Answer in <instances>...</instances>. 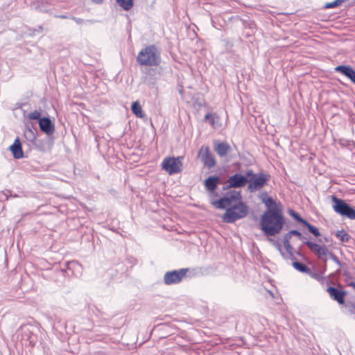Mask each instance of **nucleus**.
Segmentation results:
<instances>
[{"label":"nucleus","mask_w":355,"mask_h":355,"mask_svg":"<svg viewBox=\"0 0 355 355\" xmlns=\"http://www.w3.org/2000/svg\"><path fill=\"white\" fill-rule=\"evenodd\" d=\"M328 255L330 257V258L332 259V261H334L338 266H342V263L339 261L338 257L334 254L329 252Z\"/></svg>","instance_id":"obj_32"},{"label":"nucleus","mask_w":355,"mask_h":355,"mask_svg":"<svg viewBox=\"0 0 355 355\" xmlns=\"http://www.w3.org/2000/svg\"><path fill=\"white\" fill-rule=\"evenodd\" d=\"M274 245L275 246L277 250L279 252L281 255L284 259H291V260H294L295 259L294 255H293V257H290L288 255V252H287L286 250V252H284L283 250H282V245H281V244L279 242H274Z\"/></svg>","instance_id":"obj_24"},{"label":"nucleus","mask_w":355,"mask_h":355,"mask_svg":"<svg viewBox=\"0 0 355 355\" xmlns=\"http://www.w3.org/2000/svg\"><path fill=\"white\" fill-rule=\"evenodd\" d=\"M291 237H292V234H290V232H288L287 234H286L284 236L283 244H284V247L285 250L287 252H288V255L290 257H293V248L290 243V240H291Z\"/></svg>","instance_id":"obj_19"},{"label":"nucleus","mask_w":355,"mask_h":355,"mask_svg":"<svg viewBox=\"0 0 355 355\" xmlns=\"http://www.w3.org/2000/svg\"><path fill=\"white\" fill-rule=\"evenodd\" d=\"M189 272V268H181L166 272L164 275V282L166 285L180 283Z\"/></svg>","instance_id":"obj_6"},{"label":"nucleus","mask_w":355,"mask_h":355,"mask_svg":"<svg viewBox=\"0 0 355 355\" xmlns=\"http://www.w3.org/2000/svg\"><path fill=\"white\" fill-rule=\"evenodd\" d=\"M290 234H292V236H297L300 239H304V237L302 236V234L297 230H291Z\"/></svg>","instance_id":"obj_34"},{"label":"nucleus","mask_w":355,"mask_h":355,"mask_svg":"<svg viewBox=\"0 0 355 355\" xmlns=\"http://www.w3.org/2000/svg\"><path fill=\"white\" fill-rule=\"evenodd\" d=\"M38 122L41 131L45 134L52 135L55 131L54 124L49 117H42Z\"/></svg>","instance_id":"obj_15"},{"label":"nucleus","mask_w":355,"mask_h":355,"mask_svg":"<svg viewBox=\"0 0 355 355\" xmlns=\"http://www.w3.org/2000/svg\"><path fill=\"white\" fill-rule=\"evenodd\" d=\"M213 116L210 113H207L205 116V121L210 120Z\"/></svg>","instance_id":"obj_36"},{"label":"nucleus","mask_w":355,"mask_h":355,"mask_svg":"<svg viewBox=\"0 0 355 355\" xmlns=\"http://www.w3.org/2000/svg\"><path fill=\"white\" fill-rule=\"evenodd\" d=\"M290 213V215L295 219L297 221L302 223L303 225L305 223V222L306 221V220H304V218H302L300 214L297 212H295V211L293 210H290L289 211Z\"/></svg>","instance_id":"obj_28"},{"label":"nucleus","mask_w":355,"mask_h":355,"mask_svg":"<svg viewBox=\"0 0 355 355\" xmlns=\"http://www.w3.org/2000/svg\"><path fill=\"white\" fill-rule=\"evenodd\" d=\"M285 223L282 210L277 211H265L260 218V227L267 236H273L279 234Z\"/></svg>","instance_id":"obj_1"},{"label":"nucleus","mask_w":355,"mask_h":355,"mask_svg":"<svg viewBox=\"0 0 355 355\" xmlns=\"http://www.w3.org/2000/svg\"><path fill=\"white\" fill-rule=\"evenodd\" d=\"M131 109H132V112L137 117L142 118L144 116V114L142 112L141 106L140 105L139 102L136 101V102L132 103Z\"/></svg>","instance_id":"obj_22"},{"label":"nucleus","mask_w":355,"mask_h":355,"mask_svg":"<svg viewBox=\"0 0 355 355\" xmlns=\"http://www.w3.org/2000/svg\"><path fill=\"white\" fill-rule=\"evenodd\" d=\"M269 180V175L263 173H257V176L248 179V189L250 193L261 189Z\"/></svg>","instance_id":"obj_8"},{"label":"nucleus","mask_w":355,"mask_h":355,"mask_svg":"<svg viewBox=\"0 0 355 355\" xmlns=\"http://www.w3.org/2000/svg\"><path fill=\"white\" fill-rule=\"evenodd\" d=\"M24 136L27 139L30 141H33L35 139V135L33 131L29 128L25 130Z\"/></svg>","instance_id":"obj_30"},{"label":"nucleus","mask_w":355,"mask_h":355,"mask_svg":"<svg viewBox=\"0 0 355 355\" xmlns=\"http://www.w3.org/2000/svg\"><path fill=\"white\" fill-rule=\"evenodd\" d=\"M257 173H254L252 170H248L244 176H245L247 179H250L257 176Z\"/></svg>","instance_id":"obj_33"},{"label":"nucleus","mask_w":355,"mask_h":355,"mask_svg":"<svg viewBox=\"0 0 355 355\" xmlns=\"http://www.w3.org/2000/svg\"><path fill=\"white\" fill-rule=\"evenodd\" d=\"M71 19L73 20L77 24H86L87 23L89 24H93L94 22V20L89 19V20H84L83 19L76 17H71Z\"/></svg>","instance_id":"obj_27"},{"label":"nucleus","mask_w":355,"mask_h":355,"mask_svg":"<svg viewBox=\"0 0 355 355\" xmlns=\"http://www.w3.org/2000/svg\"><path fill=\"white\" fill-rule=\"evenodd\" d=\"M137 62L141 66L157 67L161 62L160 51L155 45L147 46L139 52Z\"/></svg>","instance_id":"obj_2"},{"label":"nucleus","mask_w":355,"mask_h":355,"mask_svg":"<svg viewBox=\"0 0 355 355\" xmlns=\"http://www.w3.org/2000/svg\"><path fill=\"white\" fill-rule=\"evenodd\" d=\"M261 201L266 207V211L272 210L277 211L279 210H282V204L275 200L272 197H267L266 193L261 196Z\"/></svg>","instance_id":"obj_14"},{"label":"nucleus","mask_w":355,"mask_h":355,"mask_svg":"<svg viewBox=\"0 0 355 355\" xmlns=\"http://www.w3.org/2000/svg\"><path fill=\"white\" fill-rule=\"evenodd\" d=\"M248 182V179L245 176L240 173H236L228 178L227 185L223 189L241 188L245 187Z\"/></svg>","instance_id":"obj_11"},{"label":"nucleus","mask_w":355,"mask_h":355,"mask_svg":"<svg viewBox=\"0 0 355 355\" xmlns=\"http://www.w3.org/2000/svg\"><path fill=\"white\" fill-rule=\"evenodd\" d=\"M304 225L307 227L309 232L313 234L315 236H319L320 235V233L318 230V229L310 224L309 222L306 221Z\"/></svg>","instance_id":"obj_26"},{"label":"nucleus","mask_w":355,"mask_h":355,"mask_svg":"<svg viewBox=\"0 0 355 355\" xmlns=\"http://www.w3.org/2000/svg\"><path fill=\"white\" fill-rule=\"evenodd\" d=\"M56 17H58L60 19H67V18H68V16L62 15H57Z\"/></svg>","instance_id":"obj_38"},{"label":"nucleus","mask_w":355,"mask_h":355,"mask_svg":"<svg viewBox=\"0 0 355 355\" xmlns=\"http://www.w3.org/2000/svg\"><path fill=\"white\" fill-rule=\"evenodd\" d=\"M198 157L205 166L211 168L216 165V160L207 146H202L198 153Z\"/></svg>","instance_id":"obj_10"},{"label":"nucleus","mask_w":355,"mask_h":355,"mask_svg":"<svg viewBox=\"0 0 355 355\" xmlns=\"http://www.w3.org/2000/svg\"><path fill=\"white\" fill-rule=\"evenodd\" d=\"M209 123H210V124L212 126L214 125V124H215V118L214 116L209 120Z\"/></svg>","instance_id":"obj_37"},{"label":"nucleus","mask_w":355,"mask_h":355,"mask_svg":"<svg viewBox=\"0 0 355 355\" xmlns=\"http://www.w3.org/2000/svg\"><path fill=\"white\" fill-rule=\"evenodd\" d=\"M92 1L96 3H101L103 1V0H92Z\"/></svg>","instance_id":"obj_39"},{"label":"nucleus","mask_w":355,"mask_h":355,"mask_svg":"<svg viewBox=\"0 0 355 355\" xmlns=\"http://www.w3.org/2000/svg\"><path fill=\"white\" fill-rule=\"evenodd\" d=\"M343 0H335L333 2L327 3L325 4V8H334L340 6L342 3H343Z\"/></svg>","instance_id":"obj_31"},{"label":"nucleus","mask_w":355,"mask_h":355,"mask_svg":"<svg viewBox=\"0 0 355 355\" xmlns=\"http://www.w3.org/2000/svg\"><path fill=\"white\" fill-rule=\"evenodd\" d=\"M300 240H301V241H302L304 243V242H305V241H307L306 240V238H305V237H304V239H300Z\"/></svg>","instance_id":"obj_41"},{"label":"nucleus","mask_w":355,"mask_h":355,"mask_svg":"<svg viewBox=\"0 0 355 355\" xmlns=\"http://www.w3.org/2000/svg\"><path fill=\"white\" fill-rule=\"evenodd\" d=\"M41 112L38 110H35L33 112H31L28 114V117L31 120H39L42 119L41 117Z\"/></svg>","instance_id":"obj_29"},{"label":"nucleus","mask_w":355,"mask_h":355,"mask_svg":"<svg viewBox=\"0 0 355 355\" xmlns=\"http://www.w3.org/2000/svg\"><path fill=\"white\" fill-rule=\"evenodd\" d=\"M241 200V192L235 190H231L226 192L220 199L212 201L211 203L218 209H227L228 207L234 206V205Z\"/></svg>","instance_id":"obj_4"},{"label":"nucleus","mask_w":355,"mask_h":355,"mask_svg":"<svg viewBox=\"0 0 355 355\" xmlns=\"http://www.w3.org/2000/svg\"><path fill=\"white\" fill-rule=\"evenodd\" d=\"M292 264H293V266L294 267V268L300 272L309 273V274L312 273L310 268L308 266H306L305 264H304L301 262L293 261Z\"/></svg>","instance_id":"obj_21"},{"label":"nucleus","mask_w":355,"mask_h":355,"mask_svg":"<svg viewBox=\"0 0 355 355\" xmlns=\"http://www.w3.org/2000/svg\"><path fill=\"white\" fill-rule=\"evenodd\" d=\"M181 157H168L164 159L162 163V168L169 175L178 173L182 170Z\"/></svg>","instance_id":"obj_7"},{"label":"nucleus","mask_w":355,"mask_h":355,"mask_svg":"<svg viewBox=\"0 0 355 355\" xmlns=\"http://www.w3.org/2000/svg\"><path fill=\"white\" fill-rule=\"evenodd\" d=\"M331 199L334 202L333 208L336 213L351 220H355V209L354 207L335 196H332Z\"/></svg>","instance_id":"obj_5"},{"label":"nucleus","mask_w":355,"mask_h":355,"mask_svg":"<svg viewBox=\"0 0 355 355\" xmlns=\"http://www.w3.org/2000/svg\"><path fill=\"white\" fill-rule=\"evenodd\" d=\"M327 292L329 293L331 299L336 301L339 304H343L345 303V297L346 292L343 290H340L338 288L329 286L327 289Z\"/></svg>","instance_id":"obj_13"},{"label":"nucleus","mask_w":355,"mask_h":355,"mask_svg":"<svg viewBox=\"0 0 355 355\" xmlns=\"http://www.w3.org/2000/svg\"><path fill=\"white\" fill-rule=\"evenodd\" d=\"M316 276H317V275H316V274H313V275H312V277H316Z\"/></svg>","instance_id":"obj_42"},{"label":"nucleus","mask_w":355,"mask_h":355,"mask_svg":"<svg viewBox=\"0 0 355 355\" xmlns=\"http://www.w3.org/2000/svg\"><path fill=\"white\" fill-rule=\"evenodd\" d=\"M117 3L124 10H130L133 6L134 0H116Z\"/></svg>","instance_id":"obj_23"},{"label":"nucleus","mask_w":355,"mask_h":355,"mask_svg":"<svg viewBox=\"0 0 355 355\" xmlns=\"http://www.w3.org/2000/svg\"><path fill=\"white\" fill-rule=\"evenodd\" d=\"M304 244L317 257L324 263L327 261V255L329 252L328 248L324 245H319L312 241H305Z\"/></svg>","instance_id":"obj_9"},{"label":"nucleus","mask_w":355,"mask_h":355,"mask_svg":"<svg viewBox=\"0 0 355 355\" xmlns=\"http://www.w3.org/2000/svg\"><path fill=\"white\" fill-rule=\"evenodd\" d=\"M336 72L341 73L355 83V70L348 65H340L335 68Z\"/></svg>","instance_id":"obj_18"},{"label":"nucleus","mask_w":355,"mask_h":355,"mask_svg":"<svg viewBox=\"0 0 355 355\" xmlns=\"http://www.w3.org/2000/svg\"><path fill=\"white\" fill-rule=\"evenodd\" d=\"M219 182L220 178L216 175L209 176L205 180L204 184L205 189L209 193L210 196H218V195L216 194V190L218 188Z\"/></svg>","instance_id":"obj_12"},{"label":"nucleus","mask_w":355,"mask_h":355,"mask_svg":"<svg viewBox=\"0 0 355 355\" xmlns=\"http://www.w3.org/2000/svg\"><path fill=\"white\" fill-rule=\"evenodd\" d=\"M11 151L12 156L15 159H21L24 157V151L22 150V146L21 141L18 137H17L13 144L9 148Z\"/></svg>","instance_id":"obj_16"},{"label":"nucleus","mask_w":355,"mask_h":355,"mask_svg":"<svg viewBox=\"0 0 355 355\" xmlns=\"http://www.w3.org/2000/svg\"><path fill=\"white\" fill-rule=\"evenodd\" d=\"M214 149L219 157L226 156L231 150V146L227 142H215Z\"/></svg>","instance_id":"obj_17"},{"label":"nucleus","mask_w":355,"mask_h":355,"mask_svg":"<svg viewBox=\"0 0 355 355\" xmlns=\"http://www.w3.org/2000/svg\"><path fill=\"white\" fill-rule=\"evenodd\" d=\"M71 267L74 268H80V265L77 261H72L69 264V268L70 269Z\"/></svg>","instance_id":"obj_35"},{"label":"nucleus","mask_w":355,"mask_h":355,"mask_svg":"<svg viewBox=\"0 0 355 355\" xmlns=\"http://www.w3.org/2000/svg\"><path fill=\"white\" fill-rule=\"evenodd\" d=\"M33 7L42 12H46L51 10V6L43 1H39L33 4Z\"/></svg>","instance_id":"obj_20"},{"label":"nucleus","mask_w":355,"mask_h":355,"mask_svg":"<svg viewBox=\"0 0 355 355\" xmlns=\"http://www.w3.org/2000/svg\"><path fill=\"white\" fill-rule=\"evenodd\" d=\"M351 285L355 289V282H352Z\"/></svg>","instance_id":"obj_40"},{"label":"nucleus","mask_w":355,"mask_h":355,"mask_svg":"<svg viewBox=\"0 0 355 355\" xmlns=\"http://www.w3.org/2000/svg\"><path fill=\"white\" fill-rule=\"evenodd\" d=\"M336 236L342 242H348L351 238L350 235L343 230L338 231L336 234Z\"/></svg>","instance_id":"obj_25"},{"label":"nucleus","mask_w":355,"mask_h":355,"mask_svg":"<svg viewBox=\"0 0 355 355\" xmlns=\"http://www.w3.org/2000/svg\"><path fill=\"white\" fill-rule=\"evenodd\" d=\"M248 213V207L241 200L234 206L228 207L223 215V221L227 223H232L245 217Z\"/></svg>","instance_id":"obj_3"}]
</instances>
